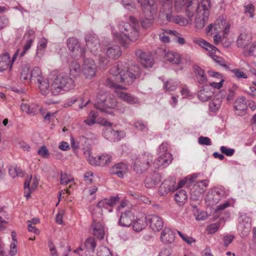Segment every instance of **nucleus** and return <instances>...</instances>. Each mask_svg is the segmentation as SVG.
I'll return each instance as SVG.
<instances>
[{
  "instance_id": "obj_34",
  "label": "nucleus",
  "mask_w": 256,
  "mask_h": 256,
  "mask_svg": "<svg viewBox=\"0 0 256 256\" xmlns=\"http://www.w3.org/2000/svg\"><path fill=\"white\" fill-rule=\"evenodd\" d=\"M84 154L90 164L92 166H98L100 162L98 156L96 158L92 156V152L90 149L84 150Z\"/></svg>"
},
{
  "instance_id": "obj_2",
  "label": "nucleus",
  "mask_w": 256,
  "mask_h": 256,
  "mask_svg": "<svg viewBox=\"0 0 256 256\" xmlns=\"http://www.w3.org/2000/svg\"><path fill=\"white\" fill-rule=\"evenodd\" d=\"M130 23L121 22L118 25V30L112 29L114 38L124 46L127 40L136 41L139 36L138 24L133 16H130Z\"/></svg>"
},
{
  "instance_id": "obj_60",
  "label": "nucleus",
  "mask_w": 256,
  "mask_h": 256,
  "mask_svg": "<svg viewBox=\"0 0 256 256\" xmlns=\"http://www.w3.org/2000/svg\"><path fill=\"white\" fill-rule=\"evenodd\" d=\"M9 24V20L6 16H0V30L7 26Z\"/></svg>"
},
{
  "instance_id": "obj_7",
  "label": "nucleus",
  "mask_w": 256,
  "mask_h": 256,
  "mask_svg": "<svg viewBox=\"0 0 256 256\" xmlns=\"http://www.w3.org/2000/svg\"><path fill=\"white\" fill-rule=\"evenodd\" d=\"M198 0H174V7L176 11L184 12L190 20L193 18V10L198 8Z\"/></svg>"
},
{
  "instance_id": "obj_17",
  "label": "nucleus",
  "mask_w": 256,
  "mask_h": 256,
  "mask_svg": "<svg viewBox=\"0 0 256 256\" xmlns=\"http://www.w3.org/2000/svg\"><path fill=\"white\" fill-rule=\"evenodd\" d=\"M212 88L210 86L206 84L198 92V97L202 102L209 100L214 94Z\"/></svg>"
},
{
  "instance_id": "obj_53",
  "label": "nucleus",
  "mask_w": 256,
  "mask_h": 256,
  "mask_svg": "<svg viewBox=\"0 0 256 256\" xmlns=\"http://www.w3.org/2000/svg\"><path fill=\"white\" fill-rule=\"evenodd\" d=\"M72 178L71 176L66 172H61L60 176V184H67L68 182L72 180Z\"/></svg>"
},
{
  "instance_id": "obj_9",
  "label": "nucleus",
  "mask_w": 256,
  "mask_h": 256,
  "mask_svg": "<svg viewBox=\"0 0 256 256\" xmlns=\"http://www.w3.org/2000/svg\"><path fill=\"white\" fill-rule=\"evenodd\" d=\"M82 72L86 78H92L95 76L96 71V66L93 60L85 58L82 65Z\"/></svg>"
},
{
  "instance_id": "obj_18",
  "label": "nucleus",
  "mask_w": 256,
  "mask_h": 256,
  "mask_svg": "<svg viewBox=\"0 0 256 256\" xmlns=\"http://www.w3.org/2000/svg\"><path fill=\"white\" fill-rule=\"evenodd\" d=\"M160 240L164 244H171L174 242L175 234L170 228H165L161 232Z\"/></svg>"
},
{
  "instance_id": "obj_31",
  "label": "nucleus",
  "mask_w": 256,
  "mask_h": 256,
  "mask_svg": "<svg viewBox=\"0 0 256 256\" xmlns=\"http://www.w3.org/2000/svg\"><path fill=\"white\" fill-rule=\"evenodd\" d=\"M118 96L124 101L130 104H136L138 102V100L131 94L123 92H117Z\"/></svg>"
},
{
  "instance_id": "obj_15",
  "label": "nucleus",
  "mask_w": 256,
  "mask_h": 256,
  "mask_svg": "<svg viewBox=\"0 0 256 256\" xmlns=\"http://www.w3.org/2000/svg\"><path fill=\"white\" fill-rule=\"evenodd\" d=\"M32 179V176H28L25 180L24 183V196L28 198L30 197V194L35 188H36L38 184V182L36 178H34L32 180V183L30 187V184Z\"/></svg>"
},
{
  "instance_id": "obj_40",
  "label": "nucleus",
  "mask_w": 256,
  "mask_h": 256,
  "mask_svg": "<svg viewBox=\"0 0 256 256\" xmlns=\"http://www.w3.org/2000/svg\"><path fill=\"white\" fill-rule=\"evenodd\" d=\"M249 44V40L248 39V37L246 34H241L238 36L236 40V45L238 48H244V50L246 48Z\"/></svg>"
},
{
  "instance_id": "obj_37",
  "label": "nucleus",
  "mask_w": 256,
  "mask_h": 256,
  "mask_svg": "<svg viewBox=\"0 0 256 256\" xmlns=\"http://www.w3.org/2000/svg\"><path fill=\"white\" fill-rule=\"evenodd\" d=\"M33 39L30 38L26 42V43L24 46V50L22 51H20V50H17L12 56V62H14L15 60L18 55H20V57L22 56L30 48Z\"/></svg>"
},
{
  "instance_id": "obj_4",
  "label": "nucleus",
  "mask_w": 256,
  "mask_h": 256,
  "mask_svg": "<svg viewBox=\"0 0 256 256\" xmlns=\"http://www.w3.org/2000/svg\"><path fill=\"white\" fill-rule=\"evenodd\" d=\"M201 6L198 0V8L193 10V17L195 16V24L197 28L202 29L209 16L208 8L211 6V0H202Z\"/></svg>"
},
{
  "instance_id": "obj_35",
  "label": "nucleus",
  "mask_w": 256,
  "mask_h": 256,
  "mask_svg": "<svg viewBox=\"0 0 256 256\" xmlns=\"http://www.w3.org/2000/svg\"><path fill=\"white\" fill-rule=\"evenodd\" d=\"M220 200L219 198L216 196L210 190L208 192L205 198L206 203L207 206H212L216 204Z\"/></svg>"
},
{
  "instance_id": "obj_62",
  "label": "nucleus",
  "mask_w": 256,
  "mask_h": 256,
  "mask_svg": "<svg viewBox=\"0 0 256 256\" xmlns=\"http://www.w3.org/2000/svg\"><path fill=\"white\" fill-rule=\"evenodd\" d=\"M122 4L127 9L130 10V8H134V6L132 0H122Z\"/></svg>"
},
{
  "instance_id": "obj_64",
  "label": "nucleus",
  "mask_w": 256,
  "mask_h": 256,
  "mask_svg": "<svg viewBox=\"0 0 256 256\" xmlns=\"http://www.w3.org/2000/svg\"><path fill=\"white\" fill-rule=\"evenodd\" d=\"M164 9L170 10L172 8V1L170 0H159Z\"/></svg>"
},
{
  "instance_id": "obj_56",
  "label": "nucleus",
  "mask_w": 256,
  "mask_h": 256,
  "mask_svg": "<svg viewBox=\"0 0 256 256\" xmlns=\"http://www.w3.org/2000/svg\"><path fill=\"white\" fill-rule=\"evenodd\" d=\"M198 142L200 145L210 146L212 142L210 139L208 137L201 136L198 138Z\"/></svg>"
},
{
  "instance_id": "obj_58",
  "label": "nucleus",
  "mask_w": 256,
  "mask_h": 256,
  "mask_svg": "<svg viewBox=\"0 0 256 256\" xmlns=\"http://www.w3.org/2000/svg\"><path fill=\"white\" fill-rule=\"evenodd\" d=\"M234 236L232 234H227L224 236L223 241L224 245L228 246L234 240Z\"/></svg>"
},
{
  "instance_id": "obj_52",
  "label": "nucleus",
  "mask_w": 256,
  "mask_h": 256,
  "mask_svg": "<svg viewBox=\"0 0 256 256\" xmlns=\"http://www.w3.org/2000/svg\"><path fill=\"white\" fill-rule=\"evenodd\" d=\"M177 84L176 82L172 80H169L166 82L164 84V88L168 91H173L177 87Z\"/></svg>"
},
{
  "instance_id": "obj_32",
  "label": "nucleus",
  "mask_w": 256,
  "mask_h": 256,
  "mask_svg": "<svg viewBox=\"0 0 256 256\" xmlns=\"http://www.w3.org/2000/svg\"><path fill=\"white\" fill-rule=\"evenodd\" d=\"M174 198L178 204L183 205L186 202L188 198L186 191L184 190H179L175 194Z\"/></svg>"
},
{
  "instance_id": "obj_27",
  "label": "nucleus",
  "mask_w": 256,
  "mask_h": 256,
  "mask_svg": "<svg viewBox=\"0 0 256 256\" xmlns=\"http://www.w3.org/2000/svg\"><path fill=\"white\" fill-rule=\"evenodd\" d=\"M164 58L166 60L173 64H178L181 62V58L180 54L172 52H166L164 54Z\"/></svg>"
},
{
  "instance_id": "obj_30",
  "label": "nucleus",
  "mask_w": 256,
  "mask_h": 256,
  "mask_svg": "<svg viewBox=\"0 0 256 256\" xmlns=\"http://www.w3.org/2000/svg\"><path fill=\"white\" fill-rule=\"evenodd\" d=\"M48 40L44 38L40 39L38 44L36 58L40 60L44 55V50L46 47Z\"/></svg>"
},
{
  "instance_id": "obj_42",
  "label": "nucleus",
  "mask_w": 256,
  "mask_h": 256,
  "mask_svg": "<svg viewBox=\"0 0 256 256\" xmlns=\"http://www.w3.org/2000/svg\"><path fill=\"white\" fill-rule=\"evenodd\" d=\"M82 248L86 249L88 251L94 252V250L96 246L95 240L93 238H88L85 242L84 246H82Z\"/></svg>"
},
{
  "instance_id": "obj_48",
  "label": "nucleus",
  "mask_w": 256,
  "mask_h": 256,
  "mask_svg": "<svg viewBox=\"0 0 256 256\" xmlns=\"http://www.w3.org/2000/svg\"><path fill=\"white\" fill-rule=\"evenodd\" d=\"M208 182L209 181L208 180H200L194 185V189H196L200 188L201 191H200L198 194H201L203 192L204 190L208 186Z\"/></svg>"
},
{
  "instance_id": "obj_6",
  "label": "nucleus",
  "mask_w": 256,
  "mask_h": 256,
  "mask_svg": "<svg viewBox=\"0 0 256 256\" xmlns=\"http://www.w3.org/2000/svg\"><path fill=\"white\" fill-rule=\"evenodd\" d=\"M96 100L94 107L99 110L100 112L104 114H112V110L116 106V102L111 96H108L106 93L100 92L98 94Z\"/></svg>"
},
{
  "instance_id": "obj_61",
  "label": "nucleus",
  "mask_w": 256,
  "mask_h": 256,
  "mask_svg": "<svg viewBox=\"0 0 256 256\" xmlns=\"http://www.w3.org/2000/svg\"><path fill=\"white\" fill-rule=\"evenodd\" d=\"M38 153L43 158H47L49 156V152L45 146H42L38 151Z\"/></svg>"
},
{
  "instance_id": "obj_19",
  "label": "nucleus",
  "mask_w": 256,
  "mask_h": 256,
  "mask_svg": "<svg viewBox=\"0 0 256 256\" xmlns=\"http://www.w3.org/2000/svg\"><path fill=\"white\" fill-rule=\"evenodd\" d=\"M119 218L118 224L122 226H130L134 220V216L130 210H126L124 212H121Z\"/></svg>"
},
{
  "instance_id": "obj_43",
  "label": "nucleus",
  "mask_w": 256,
  "mask_h": 256,
  "mask_svg": "<svg viewBox=\"0 0 256 256\" xmlns=\"http://www.w3.org/2000/svg\"><path fill=\"white\" fill-rule=\"evenodd\" d=\"M98 116L97 112L91 111L84 122L88 126H92L96 123V118Z\"/></svg>"
},
{
  "instance_id": "obj_47",
  "label": "nucleus",
  "mask_w": 256,
  "mask_h": 256,
  "mask_svg": "<svg viewBox=\"0 0 256 256\" xmlns=\"http://www.w3.org/2000/svg\"><path fill=\"white\" fill-rule=\"evenodd\" d=\"M98 160L100 162L98 166H104L110 162L112 157L108 154H102L98 156Z\"/></svg>"
},
{
  "instance_id": "obj_59",
  "label": "nucleus",
  "mask_w": 256,
  "mask_h": 256,
  "mask_svg": "<svg viewBox=\"0 0 256 256\" xmlns=\"http://www.w3.org/2000/svg\"><path fill=\"white\" fill-rule=\"evenodd\" d=\"M232 72L234 74L236 77L238 78H246V74L239 69H234L232 70Z\"/></svg>"
},
{
  "instance_id": "obj_26",
  "label": "nucleus",
  "mask_w": 256,
  "mask_h": 256,
  "mask_svg": "<svg viewBox=\"0 0 256 256\" xmlns=\"http://www.w3.org/2000/svg\"><path fill=\"white\" fill-rule=\"evenodd\" d=\"M118 200L119 198L118 196H112L110 198H105L99 202L96 206L99 208H108V206L112 207L114 206Z\"/></svg>"
},
{
  "instance_id": "obj_16",
  "label": "nucleus",
  "mask_w": 256,
  "mask_h": 256,
  "mask_svg": "<svg viewBox=\"0 0 256 256\" xmlns=\"http://www.w3.org/2000/svg\"><path fill=\"white\" fill-rule=\"evenodd\" d=\"M104 50L106 56L112 60L117 59L122 54L120 48L117 44H109L106 46Z\"/></svg>"
},
{
  "instance_id": "obj_14",
  "label": "nucleus",
  "mask_w": 256,
  "mask_h": 256,
  "mask_svg": "<svg viewBox=\"0 0 256 256\" xmlns=\"http://www.w3.org/2000/svg\"><path fill=\"white\" fill-rule=\"evenodd\" d=\"M128 166L124 162H119L115 164L110 169V173L117 176L118 178H124V176L128 172Z\"/></svg>"
},
{
  "instance_id": "obj_51",
  "label": "nucleus",
  "mask_w": 256,
  "mask_h": 256,
  "mask_svg": "<svg viewBox=\"0 0 256 256\" xmlns=\"http://www.w3.org/2000/svg\"><path fill=\"white\" fill-rule=\"evenodd\" d=\"M98 256H112L110 250L106 246H100L98 248Z\"/></svg>"
},
{
  "instance_id": "obj_54",
  "label": "nucleus",
  "mask_w": 256,
  "mask_h": 256,
  "mask_svg": "<svg viewBox=\"0 0 256 256\" xmlns=\"http://www.w3.org/2000/svg\"><path fill=\"white\" fill-rule=\"evenodd\" d=\"M77 101H79L80 102L79 105L80 108V109L82 108L84 106H86L90 102V100H88L84 104H83L82 103V101H83L82 99H80L78 100L77 98H73L67 102V104L68 106H70Z\"/></svg>"
},
{
  "instance_id": "obj_46",
  "label": "nucleus",
  "mask_w": 256,
  "mask_h": 256,
  "mask_svg": "<svg viewBox=\"0 0 256 256\" xmlns=\"http://www.w3.org/2000/svg\"><path fill=\"white\" fill-rule=\"evenodd\" d=\"M243 54L245 56H256V42L253 43L248 49L244 48Z\"/></svg>"
},
{
  "instance_id": "obj_33",
  "label": "nucleus",
  "mask_w": 256,
  "mask_h": 256,
  "mask_svg": "<svg viewBox=\"0 0 256 256\" xmlns=\"http://www.w3.org/2000/svg\"><path fill=\"white\" fill-rule=\"evenodd\" d=\"M38 88L41 94L42 95L46 96L49 94L50 89V84L48 79L44 78L38 82Z\"/></svg>"
},
{
  "instance_id": "obj_38",
  "label": "nucleus",
  "mask_w": 256,
  "mask_h": 256,
  "mask_svg": "<svg viewBox=\"0 0 256 256\" xmlns=\"http://www.w3.org/2000/svg\"><path fill=\"white\" fill-rule=\"evenodd\" d=\"M30 66L29 64H24L22 67V70L20 74V79L22 80L30 81Z\"/></svg>"
},
{
  "instance_id": "obj_5",
  "label": "nucleus",
  "mask_w": 256,
  "mask_h": 256,
  "mask_svg": "<svg viewBox=\"0 0 256 256\" xmlns=\"http://www.w3.org/2000/svg\"><path fill=\"white\" fill-rule=\"evenodd\" d=\"M85 40L86 46L90 52L98 58L100 64L102 66H106L109 63V60L102 56L100 40L98 36L94 34H90L86 36Z\"/></svg>"
},
{
  "instance_id": "obj_55",
  "label": "nucleus",
  "mask_w": 256,
  "mask_h": 256,
  "mask_svg": "<svg viewBox=\"0 0 256 256\" xmlns=\"http://www.w3.org/2000/svg\"><path fill=\"white\" fill-rule=\"evenodd\" d=\"M220 150L222 154L228 156H232L234 152V148H228L225 146H222L220 148Z\"/></svg>"
},
{
  "instance_id": "obj_22",
  "label": "nucleus",
  "mask_w": 256,
  "mask_h": 256,
  "mask_svg": "<svg viewBox=\"0 0 256 256\" xmlns=\"http://www.w3.org/2000/svg\"><path fill=\"white\" fill-rule=\"evenodd\" d=\"M225 92L220 90L218 94V98L213 99L209 104L210 110L212 112L218 111L222 105V98L225 96Z\"/></svg>"
},
{
  "instance_id": "obj_25",
  "label": "nucleus",
  "mask_w": 256,
  "mask_h": 256,
  "mask_svg": "<svg viewBox=\"0 0 256 256\" xmlns=\"http://www.w3.org/2000/svg\"><path fill=\"white\" fill-rule=\"evenodd\" d=\"M160 180V175L158 173L154 172L146 178L144 182L145 186L148 188H153L154 186L158 184Z\"/></svg>"
},
{
  "instance_id": "obj_50",
  "label": "nucleus",
  "mask_w": 256,
  "mask_h": 256,
  "mask_svg": "<svg viewBox=\"0 0 256 256\" xmlns=\"http://www.w3.org/2000/svg\"><path fill=\"white\" fill-rule=\"evenodd\" d=\"M111 134L114 140L118 141L125 136V132L122 130H110Z\"/></svg>"
},
{
  "instance_id": "obj_1",
  "label": "nucleus",
  "mask_w": 256,
  "mask_h": 256,
  "mask_svg": "<svg viewBox=\"0 0 256 256\" xmlns=\"http://www.w3.org/2000/svg\"><path fill=\"white\" fill-rule=\"evenodd\" d=\"M110 74L111 76L107 78L106 82L108 86L116 90H126L124 86H122L118 83L128 85L132 84L136 76L139 74V68L137 66H134V70H124L122 68V64L120 62L110 68Z\"/></svg>"
},
{
  "instance_id": "obj_8",
  "label": "nucleus",
  "mask_w": 256,
  "mask_h": 256,
  "mask_svg": "<svg viewBox=\"0 0 256 256\" xmlns=\"http://www.w3.org/2000/svg\"><path fill=\"white\" fill-rule=\"evenodd\" d=\"M152 156L151 154H144L138 156L134 160V170L138 174L146 172L152 165Z\"/></svg>"
},
{
  "instance_id": "obj_29",
  "label": "nucleus",
  "mask_w": 256,
  "mask_h": 256,
  "mask_svg": "<svg viewBox=\"0 0 256 256\" xmlns=\"http://www.w3.org/2000/svg\"><path fill=\"white\" fill-rule=\"evenodd\" d=\"M10 62H13L10 60V56L8 54L6 53L0 56V72L6 70L10 66L11 67Z\"/></svg>"
},
{
  "instance_id": "obj_57",
  "label": "nucleus",
  "mask_w": 256,
  "mask_h": 256,
  "mask_svg": "<svg viewBox=\"0 0 256 256\" xmlns=\"http://www.w3.org/2000/svg\"><path fill=\"white\" fill-rule=\"evenodd\" d=\"M254 6L252 4H249L244 6L245 13L246 14H250L249 16L250 18H252L254 17Z\"/></svg>"
},
{
  "instance_id": "obj_39",
  "label": "nucleus",
  "mask_w": 256,
  "mask_h": 256,
  "mask_svg": "<svg viewBox=\"0 0 256 256\" xmlns=\"http://www.w3.org/2000/svg\"><path fill=\"white\" fill-rule=\"evenodd\" d=\"M70 74L74 77L79 75L80 73V66L78 63L75 60H72L70 64Z\"/></svg>"
},
{
  "instance_id": "obj_13",
  "label": "nucleus",
  "mask_w": 256,
  "mask_h": 256,
  "mask_svg": "<svg viewBox=\"0 0 256 256\" xmlns=\"http://www.w3.org/2000/svg\"><path fill=\"white\" fill-rule=\"evenodd\" d=\"M136 54L142 65L146 68H151L153 65V58L152 56L140 50L136 51Z\"/></svg>"
},
{
  "instance_id": "obj_41",
  "label": "nucleus",
  "mask_w": 256,
  "mask_h": 256,
  "mask_svg": "<svg viewBox=\"0 0 256 256\" xmlns=\"http://www.w3.org/2000/svg\"><path fill=\"white\" fill-rule=\"evenodd\" d=\"M30 81L34 80V82L37 81L40 82V80L43 78L41 76V71L38 67L36 66L33 70L30 71Z\"/></svg>"
},
{
  "instance_id": "obj_3",
  "label": "nucleus",
  "mask_w": 256,
  "mask_h": 256,
  "mask_svg": "<svg viewBox=\"0 0 256 256\" xmlns=\"http://www.w3.org/2000/svg\"><path fill=\"white\" fill-rule=\"evenodd\" d=\"M74 80L66 74H60L53 80L50 87L52 95L57 96L64 91H68L74 88Z\"/></svg>"
},
{
  "instance_id": "obj_36",
  "label": "nucleus",
  "mask_w": 256,
  "mask_h": 256,
  "mask_svg": "<svg viewBox=\"0 0 256 256\" xmlns=\"http://www.w3.org/2000/svg\"><path fill=\"white\" fill-rule=\"evenodd\" d=\"M194 68L198 82L200 84H204L206 82V78L204 70L198 66H195Z\"/></svg>"
},
{
  "instance_id": "obj_45",
  "label": "nucleus",
  "mask_w": 256,
  "mask_h": 256,
  "mask_svg": "<svg viewBox=\"0 0 256 256\" xmlns=\"http://www.w3.org/2000/svg\"><path fill=\"white\" fill-rule=\"evenodd\" d=\"M146 226L145 220L139 218L133 223V229L136 232H140Z\"/></svg>"
},
{
  "instance_id": "obj_24",
  "label": "nucleus",
  "mask_w": 256,
  "mask_h": 256,
  "mask_svg": "<svg viewBox=\"0 0 256 256\" xmlns=\"http://www.w3.org/2000/svg\"><path fill=\"white\" fill-rule=\"evenodd\" d=\"M234 109L238 115H242L247 109V104L244 97L237 98L234 102Z\"/></svg>"
},
{
  "instance_id": "obj_12",
  "label": "nucleus",
  "mask_w": 256,
  "mask_h": 256,
  "mask_svg": "<svg viewBox=\"0 0 256 256\" xmlns=\"http://www.w3.org/2000/svg\"><path fill=\"white\" fill-rule=\"evenodd\" d=\"M152 8H148L146 9V12L144 13L143 12L144 14V18L140 20L142 28H150L153 24L154 22V14H156L157 12V6L156 5V10L154 12H151Z\"/></svg>"
},
{
  "instance_id": "obj_23",
  "label": "nucleus",
  "mask_w": 256,
  "mask_h": 256,
  "mask_svg": "<svg viewBox=\"0 0 256 256\" xmlns=\"http://www.w3.org/2000/svg\"><path fill=\"white\" fill-rule=\"evenodd\" d=\"M67 45L68 50L72 52L80 51V56H83L85 52V48H80L78 40L74 38H69L67 40Z\"/></svg>"
},
{
  "instance_id": "obj_11",
  "label": "nucleus",
  "mask_w": 256,
  "mask_h": 256,
  "mask_svg": "<svg viewBox=\"0 0 256 256\" xmlns=\"http://www.w3.org/2000/svg\"><path fill=\"white\" fill-rule=\"evenodd\" d=\"M172 155L170 153H165L161 154L159 157L154 162H152L154 168L158 169L160 166H166L172 162Z\"/></svg>"
},
{
  "instance_id": "obj_28",
  "label": "nucleus",
  "mask_w": 256,
  "mask_h": 256,
  "mask_svg": "<svg viewBox=\"0 0 256 256\" xmlns=\"http://www.w3.org/2000/svg\"><path fill=\"white\" fill-rule=\"evenodd\" d=\"M140 3L142 12H146L148 8H152L151 12H154L156 10V4L155 0H137Z\"/></svg>"
},
{
  "instance_id": "obj_49",
  "label": "nucleus",
  "mask_w": 256,
  "mask_h": 256,
  "mask_svg": "<svg viewBox=\"0 0 256 256\" xmlns=\"http://www.w3.org/2000/svg\"><path fill=\"white\" fill-rule=\"evenodd\" d=\"M134 128L140 131L146 132L148 130L147 124L141 120H138L134 123Z\"/></svg>"
},
{
  "instance_id": "obj_44",
  "label": "nucleus",
  "mask_w": 256,
  "mask_h": 256,
  "mask_svg": "<svg viewBox=\"0 0 256 256\" xmlns=\"http://www.w3.org/2000/svg\"><path fill=\"white\" fill-rule=\"evenodd\" d=\"M210 191L214 194L216 196H218L220 200L226 196L225 190L222 186L215 187L211 189Z\"/></svg>"
},
{
  "instance_id": "obj_21",
  "label": "nucleus",
  "mask_w": 256,
  "mask_h": 256,
  "mask_svg": "<svg viewBox=\"0 0 256 256\" xmlns=\"http://www.w3.org/2000/svg\"><path fill=\"white\" fill-rule=\"evenodd\" d=\"M93 234L100 240L104 239L105 234L104 226L100 222L94 220L91 226Z\"/></svg>"
},
{
  "instance_id": "obj_20",
  "label": "nucleus",
  "mask_w": 256,
  "mask_h": 256,
  "mask_svg": "<svg viewBox=\"0 0 256 256\" xmlns=\"http://www.w3.org/2000/svg\"><path fill=\"white\" fill-rule=\"evenodd\" d=\"M148 221L151 228L155 232L160 230L164 226V222L162 218L156 215L150 216Z\"/></svg>"
},
{
  "instance_id": "obj_10",
  "label": "nucleus",
  "mask_w": 256,
  "mask_h": 256,
  "mask_svg": "<svg viewBox=\"0 0 256 256\" xmlns=\"http://www.w3.org/2000/svg\"><path fill=\"white\" fill-rule=\"evenodd\" d=\"M176 180L172 178L165 180L161 184L159 188V193L161 196H165L168 192H174L176 190L175 188Z\"/></svg>"
},
{
  "instance_id": "obj_63",
  "label": "nucleus",
  "mask_w": 256,
  "mask_h": 256,
  "mask_svg": "<svg viewBox=\"0 0 256 256\" xmlns=\"http://www.w3.org/2000/svg\"><path fill=\"white\" fill-rule=\"evenodd\" d=\"M64 214V210H60L58 211V213L57 214L56 216V222L59 224H62V216Z\"/></svg>"
}]
</instances>
